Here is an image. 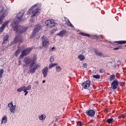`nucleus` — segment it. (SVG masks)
<instances>
[{
    "mask_svg": "<svg viewBox=\"0 0 126 126\" xmlns=\"http://www.w3.org/2000/svg\"><path fill=\"white\" fill-rule=\"evenodd\" d=\"M23 16V12L20 11L17 15V19H16L12 23L11 27L17 32V33H23L25 31L27 30V28H24L21 26H18V23L20 22V19Z\"/></svg>",
    "mask_w": 126,
    "mask_h": 126,
    "instance_id": "1",
    "label": "nucleus"
},
{
    "mask_svg": "<svg viewBox=\"0 0 126 126\" xmlns=\"http://www.w3.org/2000/svg\"><path fill=\"white\" fill-rule=\"evenodd\" d=\"M38 4H35L33 6H32L27 12L28 14H30V13L32 12V17L35 16L39 13V8L37 7Z\"/></svg>",
    "mask_w": 126,
    "mask_h": 126,
    "instance_id": "2",
    "label": "nucleus"
},
{
    "mask_svg": "<svg viewBox=\"0 0 126 126\" xmlns=\"http://www.w3.org/2000/svg\"><path fill=\"white\" fill-rule=\"evenodd\" d=\"M24 64L23 65L24 67H28L32 64H35V63L32 62V59L30 57H26L23 61Z\"/></svg>",
    "mask_w": 126,
    "mask_h": 126,
    "instance_id": "3",
    "label": "nucleus"
},
{
    "mask_svg": "<svg viewBox=\"0 0 126 126\" xmlns=\"http://www.w3.org/2000/svg\"><path fill=\"white\" fill-rule=\"evenodd\" d=\"M39 67V64H32L30 66L28 72L29 73H34L36 71V69H37L38 67Z\"/></svg>",
    "mask_w": 126,
    "mask_h": 126,
    "instance_id": "4",
    "label": "nucleus"
},
{
    "mask_svg": "<svg viewBox=\"0 0 126 126\" xmlns=\"http://www.w3.org/2000/svg\"><path fill=\"white\" fill-rule=\"evenodd\" d=\"M41 39H42L43 47H44V48H47L48 46H49V44H50V42L49 41V39L45 35H43L41 37Z\"/></svg>",
    "mask_w": 126,
    "mask_h": 126,
    "instance_id": "5",
    "label": "nucleus"
},
{
    "mask_svg": "<svg viewBox=\"0 0 126 126\" xmlns=\"http://www.w3.org/2000/svg\"><path fill=\"white\" fill-rule=\"evenodd\" d=\"M31 51H32V48H30V47L23 50L22 52L21 55L20 56V58L22 59V58H23L24 57H25V56H27L29 55Z\"/></svg>",
    "mask_w": 126,
    "mask_h": 126,
    "instance_id": "6",
    "label": "nucleus"
},
{
    "mask_svg": "<svg viewBox=\"0 0 126 126\" xmlns=\"http://www.w3.org/2000/svg\"><path fill=\"white\" fill-rule=\"evenodd\" d=\"M55 21H54L53 20H47L45 21V25L47 27L51 28V27H54V26H55Z\"/></svg>",
    "mask_w": 126,
    "mask_h": 126,
    "instance_id": "7",
    "label": "nucleus"
},
{
    "mask_svg": "<svg viewBox=\"0 0 126 126\" xmlns=\"http://www.w3.org/2000/svg\"><path fill=\"white\" fill-rule=\"evenodd\" d=\"M41 28H42V27H41V26H40L39 25H36L35 26V28L33 31L32 33L31 36V39H32V38H34V37H35V34H36V32H38L39 30L41 29Z\"/></svg>",
    "mask_w": 126,
    "mask_h": 126,
    "instance_id": "8",
    "label": "nucleus"
},
{
    "mask_svg": "<svg viewBox=\"0 0 126 126\" xmlns=\"http://www.w3.org/2000/svg\"><path fill=\"white\" fill-rule=\"evenodd\" d=\"M8 107L10 109V111L11 113H15V105H13V103H12V102H10L8 104Z\"/></svg>",
    "mask_w": 126,
    "mask_h": 126,
    "instance_id": "9",
    "label": "nucleus"
},
{
    "mask_svg": "<svg viewBox=\"0 0 126 126\" xmlns=\"http://www.w3.org/2000/svg\"><path fill=\"white\" fill-rule=\"evenodd\" d=\"M118 82L117 79H115L111 83V89H117V87H118Z\"/></svg>",
    "mask_w": 126,
    "mask_h": 126,
    "instance_id": "10",
    "label": "nucleus"
},
{
    "mask_svg": "<svg viewBox=\"0 0 126 126\" xmlns=\"http://www.w3.org/2000/svg\"><path fill=\"white\" fill-rule=\"evenodd\" d=\"M82 86L84 89H88L90 87V81H86L82 84Z\"/></svg>",
    "mask_w": 126,
    "mask_h": 126,
    "instance_id": "11",
    "label": "nucleus"
},
{
    "mask_svg": "<svg viewBox=\"0 0 126 126\" xmlns=\"http://www.w3.org/2000/svg\"><path fill=\"white\" fill-rule=\"evenodd\" d=\"M49 71V67L46 66L42 70V74L43 75V77H47L48 75V71Z\"/></svg>",
    "mask_w": 126,
    "mask_h": 126,
    "instance_id": "12",
    "label": "nucleus"
},
{
    "mask_svg": "<svg viewBox=\"0 0 126 126\" xmlns=\"http://www.w3.org/2000/svg\"><path fill=\"white\" fill-rule=\"evenodd\" d=\"M21 39H22L21 35H17L14 39L13 42L14 43H20L21 42Z\"/></svg>",
    "mask_w": 126,
    "mask_h": 126,
    "instance_id": "13",
    "label": "nucleus"
},
{
    "mask_svg": "<svg viewBox=\"0 0 126 126\" xmlns=\"http://www.w3.org/2000/svg\"><path fill=\"white\" fill-rule=\"evenodd\" d=\"M7 13L6 12H4L0 16V24L2 23V21H3V19H4V17L6 16Z\"/></svg>",
    "mask_w": 126,
    "mask_h": 126,
    "instance_id": "14",
    "label": "nucleus"
},
{
    "mask_svg": "<svg viewBox=\"0 0 126 126\" xmlns=\"http://www.w3.org/2000/svg\"><path fill=\"white\" fill-rule=\"evenodd\" d=\"M87 115H88L89 117H94V116H95V111L93 110H89L87 112Z\"/></svg>",
    "mask_w": 126,
    "mask_h": 126,
    "instance_id": "15",
    "label": "nucleus"
},
{
    "mask_svg": "<svg viewBox=\"0 0 126 126\" xmlns=\"http://www.w3.org/2000/svg\"><path fill=\"white\" fill-rule=\"evenodd\" d=\"M94 53L95 55H96V56H98V57H104V54H103V53L98 51L96 50H94Z\"/></svg>",
    "mask_w": 126,
    "mask_h": 126,
    "instance_id": "16",
    "label": "nucleus"
},
{
    "mask_svg": "<svg viewBox=\"0 0 126 126\" xmlns=\"http://www.w3.org/2000/svg\"><path fill=\"white\" fill-rule=\"evenodd\" d=\"M7 122V117L6 116H3L1 119V125H2V124H5Z\"/></svg>",
    "mask_w": 126,
    "mask_h": 126,
    "instance_id": "17",
    "label": "nucleus"
},
{
    "mask_svg": "<svg viewBox=\"0 0 126 126\" xmlns=\"http://www.w3.org/2000/svg\"><path fill=\"white\" fill-rule=\"evenodd\" d=\"M65 33H66V31L64 30L62 31L61 32H60L59 33H58L57 34V35L58 36H60V37H63V35H64V34H65Z\"/></svg>",
    "mask_w": 126,
    "mask_h": 126,
    "instance_id": "18",
    "label": "nucleus"
},
{
    "mask_svg": "<svg viewBox=\"0 0 126 126\" xmlns=\"http://www.w3.org/2000/svg\"><path fill=\"white\" fill-rule=\"evenodd\" d=\"M38 118H39V120H40V121H42V122H44V121L46 120V115L44 114L39 115Z\"/></svg>",
    "mask_w": 126,
    "mask_h": 126,
    "instance_id": "19",
    "label": "nucleus"
},
{
    "mask_svg": "<svg viewBox=\"0 0 126 126\" xmlns=\"http://www.w3.org/2000/svg\"><path fill=\"white\" fill-rule=\"evenodd\" d=\"M3 41L2 44H5V43H6V42H7V40L8 39V34H6L3 37Z\"/></svg>",
    "mask_w": 126,
    "mask_h": 126,
    "instance_id": "20",
    "label": "nucleus"
},
{
    "mask_svg": "<svg viewBox=\"0 0 126 126\" xmlns=\"http://www.w3.org/2000/svg\"><path fill=\"white\" fill-rule=\"evenodd\" d=\"M56 65H58V63H50L49 65V68L51 69V68H53V67H55Z\"/></svg>",
    "mask_w": 126,
    "mask_h": 126,
    "instance_id": "21",
    "label": "nucleus"
},
{
    "mask_svg": "<svg viewBox=\"0 0 126 126\" xmlns=\"http://www.w3.org/2000/svg\"><path fill=\"white\" fill-rule=\"evenodd\" d=\"M25 89V86H23L17 90V92H22Z\"/></svg>",
    "mask_w": 126,
    "mask_h": 126,
    "instance_id": "22",
    "label": "nucleus"
},
{
    "mask_svg": "<svg viewBox=\"0 0 126 126\" xmlns=\"http://www.w3.org/2000/svg\"><path fill=\"white\" fill-rule=\"evenodd\" d=\"M115 78H116V75L114 74L111 75L109 78V80L110 81H113V80H115Z\"/></svg>",
    "mask_w": 126,
    "mask_h": 126,
    "instance_id": "23",
    "label": "nucleus"
},
{
    "mask_svg": "<svg viewBox=\"0 0 126 126\" xmlns=\"http://www.w3.org/2000/svg\"><path fill=\"white\" fill-rule=\"evenodd\" d=\"M78 59H79V60H80L81 61H84V60L85 59V57H84V56L82 55H80L78 57Z\"/></svg>",
    "mask_w": 126,
    "mask_h": 126,
    "instance_id": "24",
    "label": "nucleus"
},
{
    "mask_svg": "<svg viewBox=\"0 0 126 126\" xmlns=\"http://www.w3.org/2000/svg\"><path fill=\"white\" fill-rule=\"evenodd\" d=\"M20 52H21L20 49H18V50H17L14 53L15 57H17L18 55L20 54Z\"/></svg>",
    "mask_w": 126,
    "mask_h": 126,
    "instance_id": "25",
    "label": "nucleus"
},
{
    "mask_svg": "<svg viewBox=\"0 0 126 126\" xmlns=\"http://www.w3.org/2000/svg\"><path fill=\"white\" fill-rule=\"evenodd\" d=\"M56 69L57 72H60L62 70V67H61L60 66H57L56 67Z\"/></svg>",
    "mask_w": 126,
    "mask_h": 126,
    "instance_id": "26",
    "label": "nucleus"
},
{
    "mask_svg": "<svg viewBox=\"0 0 126 126\" xmlns=\"http://www.w3.org/2000/svg\"><path fill=\"white\" fill-rule=\"evenodd\" d=\"M8 21H5L2 25V27H3L4 28H5L6 26H8Z\"/></svg>",
    "mask_w": 126,
    "mask_h": 126,
    "instance_id": "27",
    "label": "nucleus"
},
{
    "mask_svg": "<svg viewBox=\"0 0 126 126\" xmlns=\"http://www.w3.org/2000/svg\"><path fill=\"white\" fill-rule=\"evenodd\" d=\"M115 43H117V44H126V41L121 40V41H116Z\"/></svg>",
    "mask_w": 126,
    "mask_h": 126,
    "instance_id": "28",
    "label": "nucleus"
},
{
    "mask_svg": "<svg viewBox=\"0 0 126 126\" xmlns=\"http://www.w3.org/2000/svg\"><path fill=\"white\" fill-rule=\"evenodd\" d=\"M80 34H81L82 36H87V37H90V35L83 32H80Z\"/></svg>",
    "mask_w": 126,
    "mask_h": 126,
    "instance_id": "29",
    "label": "nucleus"
},
{
    "mask_svg": "<svg viewBox=\"0 0 126 126\" xmlns=\"http://www.w3.org/2000/svg\"><path fill=\"white\" fill-rule=\"evenodd\" d=\"M66 24L68 26H70V27H73V25L70 23V21H69V20H68V22H66Z\"/></svg>",
    "mask_w": 126,
    "mask_h": 126,
    "instance_id": "30",
    "label": "nucleus"
},
{
    "mask_svg": "<svg viewBox=\"0 0 126 126\" xmlns=\"http://www.w3.org/2000/svg\"><path fill=\"white\" fill-rule=\"evenodd\" d=\"M93 77H94V78H96V79H99V78H100V75H94L93 76Z\"/></svg>",
    "mask_w": 126,
    "mask_h": 126,
    "instance_id": "31",
    "label": "nucleus"
},
{
    "mask_svg": "<svg viewBox=\"0 0 126 126\" xmlns=\"http://www.w3.org/2000/svg\"><path fill=\"white\" fill-rule=\"evenodd\" d=\"M25 89L28 91V90H31V85H29L27 87L25 86Z\"/></svg>",
    "mask_w": 126,
    "mask_h": 126,
    "instance_id": "32",
    "label": "nucleus"
},
{
    "mask_svg": "<svg viewBox=\"0 0 126 126\" xmlns=\"http://www.w3.org/2000/svg\"><path fill=\"white\" fill-rule=\"evenodd\" d=\"M36 60H37V57H36V56H34L32 59V62L33 63H34V64H35V62H36Z\"/></svg>",
    "mask_w": 126,
    "mask_h": 126,
    "instance_id": "33",
    "label": "nucleus"
},
{
    "mask_svg": "<svg viewBox=\"0 0 126 126\" xmlns=\"http://www.w3.org/2000/svg\"><path fill=\"white\" fill-rule=\"evenodd\" d=\"M107 122L108 124L112 123V122H113V119L110 118L107 120Z\"/></svg>",
    "mask_w": 126,
    "mask_h": 126,
    "instance_id": "34",
    "label": "nucleus"
},
{
    "mask_svg": "<svg viewBox=\"0 0 126 126\" xmlns=\"http://www.w3.org/2000/svg\"><path fill=\"white\" fill-rule=\"evenodd\" d=\"M3 30H4V28L2 26L0 28V33L3 32Z\"/></svg>",
    "mask_w": 126,
    "mask_h": 126,
    "instance_id": "35",
    "label": "nucleus"
},
{
    "mask_svg": "<svg viewBox=\"0 0 126 126\" xmlns=\"http://www.w3.org/2000/svg\"><path fill=\"white\" fill-rule=\"evenodd\" d=\"M54 57L51 56V57H50V63H53V62H54Z\"/></svg>",
    "mask_w": 126,
    "mask_h": 126,
    "instance_id": "36",
    "label": "nucleus"
},
{
    "mask_svg": "<svg viewBox=\"0 0 126 126\" xmlns=\"http://www.w3.org/2000/svg\"><path fill=\"white\" fill-rule=\"evenodd\" d=\"M3 72H4V70H3V69H0V74H1V75H2V73H3Z\"/></svg>",
    "mask_w": 126,
    "mask_h": 126,
    "instance_id": "37",
    "label": "nucleus"
},
{
    "mask_svg": "<svg viewBox=\"0 0 126 126\" xmlns=\"http://www.w3.org/2000/svg\"><path fill=\"white\" fill-rule=\"evenodd\" d=\"M76 126H81V122L80 121L78 122V123H77Z\"/></svg>",
    "mask_w": 126,
    "mask_h": 126,
    "instance_id": "38",
    "label": "nucleus"
},
{
    "mask_svg": "<svg viewBox=\"0 0 126 126\" xmlns=\"http://www.w3.org/2000/svg\"><path fill=\"white\" fill-rule=\"evenodd\" d=\"M83 67H87V63H84L83 64Z\"/></svg>",
    "mask_w": 126,
    "mask_h": 126,
    "instance_id": "39",
    "label": "nucleus"
},
{
    "mask_svg": "<svg viewBox=\"0 0 126 126\" xmlns=\"http://www.w3.org/2000/svg\"><path fill=\"white\" fill-rule=\"evenodd\" d=\"M3 10V8L2 7H0V12H1Z\"/></svg>",
    "mask_w": 126,
    "mask_h": 126,
    "instance_id": "40",
    "label": "nucleus"
},
{
    "mask_svg": "<svg viewBox=\"0 0 126 126\" xmlns=\"http://www.w3.org/2000/svg\"><path fill=\"white\" fill-rule=\"evenodd\" d=\"M99 72H100L101 73H102V72H104V70L101 69L99 70Z\"/></svg>",
    "mask_w": 126,
    "mask_h": 126,
    "instance_id": "41",
    "label": "nucleus"
},
{
    "mask_svg": "<svg viewBox=\"0 0 126 126\" xmlns=\"http://www.w3.org/2000/svg\"><path fill=\"white\" fill-rule=\"evenodd\" d=\"M23 92L24 93H26L27 92V90H26L25 89L24 90Z\"/></svg>",
    "mask_w": 126,
    "mask_h": 126,
    "instance_id": "42",
    "label": "nucleus"
},
{
    "mask_svg": "<svg viewBox=\"0 0 126 126\" xmlns=\"http://www.w3.org/2000/svg\"><path fill=\"white\" fill-rule=\"evenodd\" d=\"M120 118H122L123 119H124V118H125V115H121L120 116Z\"/></svg>",
    "mask_w": 126,
    "mask_h": 126,
    "instance_id": "43",
    "label": "nucleus"
},
{
    "mask_svg": "<svg viewBox=\"0 0 126 126\" xmlns=\"http://www.w3.org/2000/svg\"><path fill=\"white\" fill-rule=\"evenodd\" d=\"M119 48L117 47V48H114V50H119Z\"/></svg>",
    "mask_w": 126,
    "mask_h": 126,
    "instance_id": "44",
    "label": "nucleus"
},
{
    "mask_svg": "<svg viewBox=\"0 0 126 126\" xmlns=\"http://www.w3.org/2000/svg\"><path fill=\"white\" fill-rule=\"evenodd\" d=\"M27 94H28V92H27L26 93H25V96H26Z\"/></svg>",
    "mask_w": 126,
    "mask_h": 126,
    "instance_id": "45",
    "label": "nucleus"
},
{
    "mask_svg": "<svg viewBox=\"0 0 126 126\" xmlns=\"http://www.w3.org/2000/svg\"><path fill=\"white\" fill-rule=\"evenodd\" d=\"M18 63H19V65H20V63H21V61H19Z\"/></svg>",
    "mask_w": 126,
    "mask_h": 126,
    "instance_id": "46",
    "label": "nucleus"
},
{
    "mask_svg": "<svg viewBox=\"0 0 126 126\" xmlns=\"http://www.w3.org/2000/svg\"><path fill=\"white\" fill-rule=\"evenodd\" d=\"M45 82H46V80H43V81H42V83H45Z\"/></svg>",
    "mask_w": 126,
    "mask_h": 126,
    "instance_id": "47",
    "label": "nucleus"
},
{
    "mask_svg": "<svg viewBox=\"0 0 126 126\" xmlns=\"http://www.w3.org/2000/svg\"><path fill=\"white\" fill-rule=\"evenodd\" d=\"M2 77V75L0 74V78H1Z\"/></svg>",
    "mask_w": 126,
    "mask_h": 126,
    "instance_id": "48",
    "label": "nucleus"
},
{
    "mask_svg": "<svg viewBox=\"0 0 126 126\" xmlns=\"http://www.w3.org/2000/svg\"><path fill=\"white\" fill-rule=\"evenodd\" d=\"M55 49V47H53L52 48V50H54Z\"/></svg>",
    "mask_w": 126,
    "mask_h": 126,
    "instance_id": "49",
    "label": "nucleus"
},
{
    "mask_svg": "<svg viewBox=\"0 0 126 126\" xmlns=\"http://www.w3.org/2000/svg\"><path fill=\"white\" fill-rule=\"evenodd\" d=\"M36 83H38V82H36Z\"/></svg>",
    "mask_w": 126,
    "mask_h": 126,
    "instance_id": "50",
    "label": "nucleus"
},
{
    "mask_svg": "<svg viewBox=\"0 0 126 126\" xmlns=\"http://www.w3.org/2000/svg\"><path fill=\"white\" fill-rule=\"evenodd\" d=\"M125 47H126V45H125Z\"/></svg>",
    "mask_w": 126,
    "mask_h": 126,
    "instance_id": "51",
    "label": "nucleus"
}]
</instances>
